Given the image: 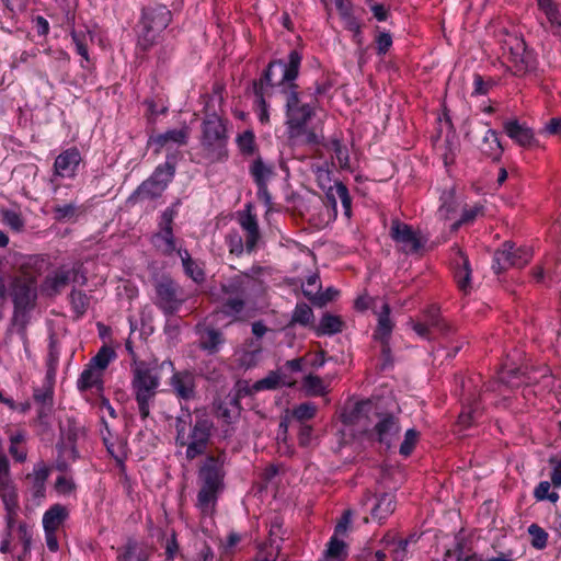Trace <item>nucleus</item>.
<instances>
[{"instance_id": "56", "label": "nucleus", "mask_w": 561, "mask_h": 561, "mask_svg": "<svg viewBox=\"0 0 561 561\" xmlns=\"http://www.w3.org/2000/svg\"><path fill=\"white\" fill-rule=\"evenodd\" d=\"M180 201H176L172 206L168 207L161 215L159 221V230H173L172 225L175 216L178 215V206Z\"/></svg>"}, {"instance_id": "59", "label": "nucleus", "mask_w": 561, "mask_h": 561, "mask_svg": "<svg viewBox=\"0 0 561 561\" xmlns=\"http://www.w3.org/2000/svg\"><path fill=\"white\" fill-rule=\"evenodd\" d=\"M18 537L23 546V553L28 554L31 551L33 534L25 523H20L18 526Z\"/></svg>"}, {"instance_id": "37", "label": "nucleus", "mask_w": 561, "mask_h": 561, "mask_svg": "<svg viewBox=\"0 0 561 561\" xmlns=\"http://www.w3.org/2000/svg\"><path fill=\"white\" fill-rule=\"evenodd\" d=\"M153 243L164 254H172L176 250L173 230H159L153 236Z\"/></svg>"}, {"instance_id": "13", "label": "nucleus", "mask_w": 561, "mask_h": 561, "mask_svg": "<svg viewBox=\"0 0 561 561\" xmlns=\"http://www.w3.org/2000/svg\"><path fill=\"white\" fill-rule=\"evenodd\" d=\"M79 270L59 267L46 276L43 289L49 296L60 294L70 283H78Z\"/></svg>"}, {"instance_id": "32", "label": "nucleus", "mask_w": 561, "mask_h": 561, "mask_svg": "<svg viewBox=\"0 0 561 561\" xmlns=\"http://www.w3.org/2000/svg\"><path fill=\"white\" fill-rule=\"evenodd\" d=\"M327 198L335 208L336 199L339 198L344 208V213L347 217L351 216L352 211V199L348 194L347 187L342 182H336L333 186H330L327 192Z\"/></svg>"}, {"instance_id": "31", "label": "nucleus", "mask_w": 561, "mask_h": 561, "mask_svg": "<svg viewBox=\"0 0 561 561\" xmlns=\"http://www.w3.org/2000/svg\"><path fill=\"white\" fill-rule=\"evenodd\" d=\"M220 492L219 490L199 486L196 506L203 515L210 516L214 514Z\"/></svg>"}, {"instance_id": "54", "label": "nucleus", "mask_w": 561, "mask_h": 561, "mask_svg": "<svg viewBox=\"0 0 561 561\" xmlns=\"http://www.w3.org/2000/svg\"><path fill=\"white\" fill-rule=\"evenodd\" d=\"M313 319L312 309L307 304H299L296 306L293 321L302 325L309 324Z\"/></svg>"}, {"instance_id": "30", "label": "nucleus", "mask_w": 561, "mask_h": 561, "mask_svg": "<svg viewBox=\"0 0 561 561\" xmlns=\"http://www.w3.org/2000/svg\"><path fill=\"white\" fill-rule=\"evenodd\" d=\"M253 278L249 274H239L227 280L222 285V291L226 296L245 297L247 289L252 284Z\"/></svg>"}, {"instance_id": "16", "label": "nucleus", "mask_w": 561, "mask_h": 561, "mask_svg": "<svg viewBox=\"0 0 561 561\" xmlns=\"http://www.w3.org/2000/svg\"><path fill=\"white\" fill-rule=\"evenodd\" d=\"M170 385L178 398L185 401L195 399L196 378L193 373L188 370L175 371L170 379Z\"/></svg>"}, {"instance_id": "34", "label": "nucleus", "mask_w": 561, "mask_h": 561, "mask_svg": "<svg viewBox=\"0 0 561 561\" xmlns=\"http://www.w3.org/2000/svg\"><path fill=\"white\" fill-rule=\"evenodd\" d=\"M442 205L438 208L437 215L443 220H448L454 217V215L458 211L461 204L455 196L454 192H446L442 196Z\"/></svg>"}, {"instance_id": "1", "label": "nucleus", "mask_w": 561, "mask_h": 561, "mask_svg": "<svg viewBox=\"0 0 561 561\" xmlns=\"http://www.w3.org/2000/svg\"><path fill=\"white\" fill-rule=\"evenodd\" d=\"M302 56L298 50H291L288 61L282 59L268 64L259 82H254V94L260 106L259 118L261 123L268 122L267 103L265 96H271L270 88L277 87L285 96L286 117L289 138L297 145H316L318 136L306 127L312 117L313 110L309 103H301L298 85L295 83L299 75Z\"/></svg>"}, {"instance_id": "62", "label": "nucleus", "mask_w": 561, "mask_h": 561, "mask_svg": "<svg viewBox=\"0 0 561 561\" xmlns=\"http://www.w3.org/2000/svg\"><path fill=\"white\" fill-rule=\"evenodd\" d=\"M47 371H46V378L50 380H55L57 365H58V352L55 348V346L50 345V351L47 358Z\"/></svg>"}, {"instance_id": "39", "label": "nucleus", "mask_w": 561, "mask_h": 561, "mask_svg": "<svg viewBox=\"0 0 561 561\" xmlns=\"http://www.w3.org/2000/svg\"><path fill=\"white\" fill-rule=\"evenodd\" d=\"M347 556L346 545L334 535L328 543L322 561H342Z\"/></svg>"}, {"instance_id": "28", "label": "nucleus", "mask_w": 561, "mask_h": 561, "mask_svg": "<svg viewBox=\"0 0 561 561\" xmlns=\"http://www.w3.org/2000/svg\"><path fill=\"white\" fill-rule=\"evenodd\" d=\"M396 510V496L392 493H381L371 508V518L381 523Z\"/></svg>"}, {"instance_id": "63", "label": "nucleus", "mask_w": 561, "mask_h": 561, "mask_svg": "<svg viewBox=\"0 0 561 561\" xmlns=\"http://www.w3.org/2000/svg\"><path fill=\"white\" fill-rule=\"evenodd\" d=\"M76 488V484L71 478L66 476H59L55 482V489L59 494H70Z\"/></svg>"}, {"instance_id": "46", "label": "nucleus", "mask_w": 561, "mask_h": 561, "mask_svg": "<svg viewBox=\"0 0 561 561\" xmlns=\"http://www.w3.org/2000/svg\"><path fill=\"white\" fill-rule=\"evenodd\" d=\"M304 388L310 396H323L328 392L323 379L316 375H308L304 378Z\"/></svg>"}, {"instance_id": "25", "label": "nucleus", "mask_w": 561, "mask_h": 561, "mask_svg": "<svg viewBox=\"0 0 561 561\" xmlns=\"http://www.w3.org/2000/svg\"><path fill=\"white\" fill-rule=\"evenodd\" d=\"M54 382L55 380L45 377L43 385L34 390V401L41 405L39 417L46 415L53 408Z\"/></svg>"}, {"instance_id": "57", "label": "nucleus", "mask_w": 561, "mask_h": 561, "mask_svg": "<svg viewBox=\"0 0 561 561\" xmlns=\"http://www.w3.org/2000/svg\"><path fill=\"white\" fill-rule=\"evenodd\" d=\"M534 495L538 501L549 500L556 503L559 499L557 492H550V482L541 481L534 491Z\"/></svg>"}, {"instance_id": "33", "label": "nucleus", "mask_w": 561, "mask_h": 561, "mask_svg": "<svg viewBox=\"0 0 561 561\" xmlns=\"http://www.w3.org/2000/svg\"><path fill=\"white\" fill-rule=\"evenodd\" d=\"M165 187L161 185V182H156L153 179L149 178L144 181L140 186L134 192L131 198L135 199H153L164 192Z\"/></svg>"}, {"instance_id": "35", "label": "nucleus", "mask_w": 561, "mask_h": 561, "mask_svg": "<svg viewBox=\"0 0 561 561\" xmlns=\"http://www.w3.org/2000/svg\"><path fill=\"white\" fill-rule=\"evenodd\" d=\"M24 443L25 434L23 432L19 431L10 435L9 453L18 462H24L26 460L27 451Z\"/></svg>"}, {"instance_id": "14", "label": "nucleus", "mask_w": 561, "mask_h": 561, "mask_svg": "<svg viewBox=\"0 0 561 561\" xmlns=\"http://www.w3.org/2000/svg\"><path fill=\"white\" fill-rule=\"evenodd\" d=\"M0 496L5 511L14 513V510L20 507L18 491L10 477V467L7 456H4L2 466H0Z\"/></svg>"}, {"instance_id": "41", "label": "nucleus", "mask_w": 561, "mask_h": 561, "mask_svg": "<svg viewBox=\"0 0 561 561\" xmlns=\"http://www.w3.org/2000/svg\"><path fill=\"white\" fill-rule=\"evenodd\" d=\"M245 297L242 296H227L221 306V312L233 319L244 310Z\"/></svg>"}, {"instance_id": "40", "label": "nucleus", "mask_w": 561, "mask_h": 561, "mask_svg": "<svg viewBox=\"0 0 561 561\" xmlns=\"http://www.w3.org/2000/svg\"><path fill=\"white\" fill-rule=\"evenodd\" d=\"M343 330V321L339 316L325 313L320 320L318 334H336Z\"/></svg>"}, {"instance_id": "60", "label": "nucleus", "mask_w": 561, "mask_h": 561, "mask_svg": "<svg viewBox=\"0 0 561 561\" xmlns=\"http://www.w3.org/2000/svg\"><path fill=\"white\" fill-rule=\"evenodd\" d=\"M237 142L243 153H252L254 150V134L251 130H245L238 136Z\"/></svg>"}, {"instance_id": "53", "label": "nucleus", "mask_w": 561, "mask_h": 561, "mask_svg": "<svg viewBox=\"0 0 561 561\" xmlns=\"http://www.w3.org/2000/svg\"><path fill=\"white\" fill-rule=\"evenodd\" d=\"M316 413L317 407L311 402L301 403L293 410V416L300 422L311 420Z\"/></svg>"}, {"instance_id": "23", "label": "nucleus", "mask_w": 561, "mask_h": 561, "mask_svg": "<svg viewBox=\"0 0 561 561\" xmlns=\"http://www.w3.org/2000/svg\"><path fill=\"white\" fill-rule=\"evenodd\" d=\"M151 551L146 545L129 539L125 546L118 549V561H148Z\"/></svg>"}, {"instance_id": "44", "label": "nucleus", "mask_w": 561, "mask_h": 561, "mask_svg": "<svg viewBox=\"0 0 561 561\" xmlns=\"http://www.w3.org/2000/svg\"><path fill=\"white\" fill-rule=\"evenodd\" d=\"M115 352L108 346H102L95 356H93L88 363L90 366L99 369L104 374L110 363L114 359Z\"/></svg>"}, {"instance_id": "48", "label": "nucleus", "mask_w": 561, "mask_h": 561, "mask_svg": "<svg viewBox=\"0 0 561 561\" xmlns=\"http://www.w3.org/2000/svg\"><path fill=\"white\" fill-rule=\"evenodd\" d=\"M70 304L77 316H83L89 308V297L81 290L70 293Z\"/></svg>"}, {"instance_id": "4", "label": "nucleus", "mask_w": 561, "mask_h": 561, "mask_svg": "<svg viewBox=\"0 0 561 561\" xmlns=\"http://www.w3.org/2000/svg\"><path fill=\"white\" fill-rule=\"evenodd\" d=\"M171 21L172 13L165 5L145 7L136 25L137 47L144 51L153 47Z\"/></svg>"}, {"instance_id": "15", "label": "nucleus", "mask_w": 561, "mask_h": 561, "mask_svg": "<svg viewBox=\"0 0 561 561\" xmlns=\"http://www.w3.org/2000/svg\"><path fill=\"white\" fill-rule=\"evenodd\" d=\"M49 474L50 468L44 461L35 463L33 471L26 474L27 489L34 500L41 501L45 497L46 481Z\"/></svg>"}, {"instance_id": "3", "label": "nucleus", "mask_w": 561, "mask_h": 561, "mask_svg": "<svg viewBox=\"0 0 561 561\" xmlns=\"http://www.w3.org/2000/svg\"><path fill=\"white\" fill-rule=\"evenodd\" d=\"M11 297L14 304L12 324L23 340H26L27 311L35 306L37 298L36 278L24 273L16 276L11 284Z\"/></svg>"}, {"instance_id": "2", "label": "nucleus", "mask_w": 561, "mask_h": 561, "mask_svg": "<svg viewBox=\"0 0 561 561\" xmlns=\"http://www.w3.org/2000/svg\"><path fill=\"white\" fill-rule=\"evenodd\" d=\"M175 444L185 447V458L193 460L206 453L210 442L214 423L203 410L191 412L188 409H181L175 417Z\"/></svg>"}, {"instance_id": "50", "label": "nucleus", "mask_w": 561, "mask_h": 561, "mask_svg": "<svg viewBox=\"0 0 561 561\" xmlns=\"http://www.w3.org/2000/svg\"><path fill=\"white\" fill-rule=\"evenodd\" d=\"M54 218L57 221H65L76 218L78 215V206L72 203L65 205H55L53 207Z\"/></svg>"}, {"instance_id": "36", "label": "nucleus", "mask_w": 561, "mask_h": 561, "mask_svg": "<svg viewBox=\"0 0 561 561\" xmlns=\"http://www.w3.org/2000/svg\"><path fill=\"white\" fill-rule=\"evenodd\" d=\"M481 151L491 158H499L503 151L497 133L488 129L481 145Z\"/></svg>"}, {"instance_id": "10", "label": "nucleus", "mask_w": 561, "mask_h": 561, "mask_svg": "<svg viewBox=\"0 0 561 561\" xmlns=\"http://www.w3.org/2000/svg\"><path fill=\"white\" fill-rule=\"evenodd\" d=\"M222 455L207 456L198 470L199 486L222 491L225 478Z\"/></svg>"}, {"instance_id": "8", "label": "nucleus", "mask_w": 561, "mask_h": 561, "mask_svg": "<svg viewBox=\"0 0 561 561\" xmlns=\"http://www.w3.org/2000/svg\"><path fill=\"white\" fill-rule=\"evenodd\" d=\"M504 56L512 64L514 72L523 76L534 71L537 60L531 50L527 49L524 38L510 35L503 44Z\"/></svg>"}, {"instance_id": "12", "label": "nucleus", "mask_w": 561, "mask_h": 561, "mask_svg": "<svg viewBox=\"0 0 561 561\" xmlns=\"http://www.w3.org/2000/svg\"><path fill=\"white\" fill-rule=\"evenodd\" d=\"M390 236L399 244L401 251L407 254L419 252L424 244L419 232L414 231L411 226L398 220L392 221Z\"/></svg>"}, {"instance_id": "20", "label": "nucleus", "mask_w": 561, "mask_h": 561, "mask_svg": "<svg viewBox=\"0 0 561 561\" xmlns=\"http://www.w3.org/2000/svg\"><path fill=\"white\" fill-rule=\"evenodd\" d=\"M378 324L374 333V337L381 342L382 352L389 351L388 340L393 329V322L390 319V306L387 302H382L380 310L377 312Z\"/></svg>"}, {"instance_id": "51", "label": "nucleus", "mask_w": 561, "mask_h": 561, "mask_svg": "<svg viewBox=\"0 0 561 561\" xmlns=\"http://www.w3.org/2000/svg\"><path fill=\"white\" fill-rule=\"evenodd\" d=\"M528 534L531 538V546L536 549H543L547 546L548 534L537 524H531L528 527Z\"/></svg>"}, {"instance_id": "38", "label": "nucleus", "mask_w": 561, "mask_h": 561, "mask_svg": "<svg viewBox=\"0 0 561 561\" xmlns=\"http://www.w3.org/2000/svg\"><path fill=\"white\" fill-rule=\"evenodd\" d=\"M178 254L181 257L184 271L194 282L199 283L204 280V272L202 268L192 260L187 250H178Z\"/></svg>"}, {"instance_id": "64", "label": "nucleus", "mask_w": 561, "mask_h": 561, "mask_svg": "<svg viewBox=\"0 0 561 561\" xmlns=\"http://www.w3.org/2000/svg\"><path fill=\"white\" fill-rule=\"evenodd\" d=\"M541 134L560 135L561 134V118L552 117L545 127L540 130Z\"/></svg>"}, {"instance_id": "52", "label": "nucleus", "mask_w": 561, "mask_h": 561, "mask_svg": "<svg viewBox=\"0 0 561 561\" xmlns=\"http://www.w3.org/2000/svg\"><path fill=\"white\" fill-rule=\"evenodd\" d=\"M419 436H420L419 432L414 428H410L405 432L404 439L401 443L400 449H399V451L402 456L408 457L411 455V453L413 451V449L419 440Z\"/></svg>"}, {"instance_id": "21", "label": "nucleus", "mask_w": 561, "mask_h": 561, "mask_svg": "<svg viewBox=\"0 0 561 561\" xmlns=\"http://www.w3.org/2000/svg\"><path fill=\"white\" fill-rule=\"evenodd\" d=\"M250 205H248V211L240 215L239 224L245 232V250L251 253L255 250L257 241L260 240L259 225L255 215L250 211Z\"/></svg>"}, {"instance_id": "58", "label": "nucleus", "mask_w": 561, "mask_h": 561, "mask_svg": "<svg viewBox=\"0 0 561 561\" xmlns=\"http://www.w3.org/2000/svg\"><path fill=\"white\" fill-rule=\"evenodd\" d=\"M477 414H479V407L477 403L465 407L458 417L459 426L462 428L469 427Z\"/></svg>"}, {"instance_id": "26", "label": "nucleus", "mask_w": 561, "mask_h": 561, "mask_svg": "<svg viewBox=\"0 0 561 561\" xmlns=\"http://www.w3.org/2000/svg\"><path fill=\"white\" fill-rule=\"evenodd\" d=\"M103 373L99 369L90 366L89 364L80 374L77 380V387L80 391H87L90 389H95L96 391H102L103 389Z\"/></svg>"}, {"instance_id": "24", "label": "nucleus", "mask_w": 561, "mask_h": 561, "mask_svg": "<svg viewBox=\"0 0 561 561\" xmlns=\"http://www.w3.org/2000/svg\"><path fill=\"white\" fill-rule=\"evenodd\" d=\"M503 128L506 135L522 147L530 146L534 140L533 130L516 119L505 122Z\"/></svg>"}, {"instance_id": "7", "label": "nucleus", "mask_w": 561, "mask_h": 561, "mask_svg": "<svg viewBox=\"0 0 561 561\" xmlns=\"http://www.w3.org/2000/svg\"><path fill=\"white\" fill-rule=\"evenodd\" d=\"M358 410L366 412L374 420L371 430H367L369 436L374 437L379 444L390 448L398 439L401 432V425L398 415L389 412H381L371 403H363Z\"/></svg>"}, {"instance_id": "27", "label": "nucleus", "mask_w": 561, "mask_h": 561, "mask_svg": "<svg viewBox=\"0 0 561 561\" xmlns=\"http://www.w3.org/2000/svg\"><path fill=\"white\" fill-rule=\"evenodd\" d=\"M68 517V510L61 504H55L43 515L45 531H57Z\"/></svg>"}, {"instance_id": "47", "label": "nucleus", "mask_w": 561, "mask_h": 561, "mask_svg": "<svg viewBox=\"0 0 561 561\" xmlns=\"http://www.w3.org/2000/svg\"><path fill=\"white\" fill-rule=\"evenodd\" d=\"M174 173V165L167 161L163 164L158 165L150 178L156 182H161V185L167 188L168 184L172 181Z\"/></svg>"}, {"instance_id": "11", "label": "nucleus", "mask_w": 561, "mask_h": 561, "mask_svg": "<svg viewBox=\"0 0 561 561\" xmlns=\"http://www.w3.org/2000/svg\"><path fill=\"white\" fill-rule=\"evenodd\" d=\"M531 259V252L526 248L515 249L514 244L505 242L502 249L494 253L493 268L496 273L508 267H523Z\"/></svg>"}, {"instance_id": "29", "label": "nucleus", "mask_w": 561, "mask_h": 561, "mask_svg": "<svg viewBox=\"0 0 561 561\" xmlns=\"http://www.w3.org/2000/svg\"><path fill=\"white\" fill-rule=\"evenodd\" d=\"M225 343L224 334L214 328H206L199 333V348L216 354Z\"/></svg>"}, {"instance_id": "18", "label": "nucleus", "mask_w": 561, "mask_h": 561, "mask_svg": "<svg viewBox=\"0 0 561 561\" xmlns=\"http://www.w3.org/2000/svg\"><path fill=\"white\" fill-rule=\"evenodd\" d=\"M453 264L458 288L467 294L471 288V268L467 255L462 251L457 250Z\"/></svg>"}, {"instance_id": "6", "label": "nucleus", "mask_w": 561, "mask_h": 561, "mask_svg": "<svg viewBox=\"0 0 561 561\" xmlns=\"http://www.w3.org/2000/svg\"><path fill=\"white\" fill-rule=\"evenodd\" d=\"M227 128L217 114L207 115L202 124L201 146L206 158L211 162L227 157Z\"/></svg>"}, {"instance_id": "55", "label": "nucleus", "mask_w": 561, "mask_h": 561, "mask_svg": "<svg viewBox=\"0 0 561 561\" xmlns=\"http://www.w3.org/2000/svg\"><path fill=\"white\" fill-rule=\"evenodd\" d=\"M226 242L229 248V252L237 256L241 255L245 249V242L237 231H231L226 237Z\"/></svg>"}, {"instance_id": "42", "label": "nucleus", "mask_w": 561, "mask_h": 561, "mask_svg": "<svg viewBox=\"0 0 561 561\" xmlns=\"http://www.w3.org/2000/svg\"><path fill=\"white\" fill-rule=\"evenodd\" d=\"M423 322L427 323L430 330L445 334L449 331V324L440 318L439 311L436 307L430 308L423 317Z\"/></svg>"}, {"instance_id": "43", "label": "nucleus", "mask_w": 561, "mask_h": 561, "mask_svg": "<svg viewBox=\"0 0 561 561\" xmlns=\"http://www.w3.org/2000/svg\"><path fill=\"white\" fill-rule=\"evenodd\" d=\"M71 38L76 46L77 53L85 60H89L88 45L90 42H92L91 33L85 30H72Z\"/></svg>"}, {"instance_id": "5", "label": "nucleus", "mask_w": 561, "mask_h": 561, "mask_svg": "<svg viewBox=\"0 0 561 561\" xmlns=\"http://www.w3.org/2000/svg\"><path fill=\"white\" fill-rule=\"evenodd\" d=\"M159 386L160 375L156 367H150L144 362L135 364L133 367L131 389L141 419L149 416L150 407L154 401Z\"/></svg>"}, {"instance_id": "22", "label": "nucleus", "mask_w": 561, "mask_h": 561, "mask_svg": "<svg viewBox=\"0 0 561 561\" xmlns=\"http://www.w3.org/2000/svg\"><path fill=\"white\" fill-rule=\"evenodd\" d=\"M250 173L253 176L255 184L257 185L259 195H263L270 198L267 192V181L273 175V168L266 164L261 158L255 159L251 167Z\"/></svg>"}, {"instance_id": "17", "label": "nucleus", "mask_w": 561, "mask_h": 561, "mask_svg": "<svg viewBox=\"0 0 561 561\" xmlns=\"http://www.w3.org/2000/svg\"><path fill=\"white\" fill-rule=\"evenodd\" d=\"M188 130L187 128L171 129L157 136H151L148 140L149 146L154 147V152L160 153L161 150L169 145L182 146L187 142Z\"/></svg>"}, {"instance_id": "61", "label": "nucleus", "mask_w": 561, "mask_h": 561, "mask_svg": "<svg viewBox=\"0 0 561 561\" xmlns=\"http://www.w3.org/2000/svg\"><path fill=\"white\" fill-rule=\"evenodd\" d=\"M539 9L546 14L550 22L558 21V9L553 0H537Z\"/></svg>"}, {"instance_id": "45", "label": "nucleus", "mask_w": 561, "mask_h": 561, "mask_svg": "<svg viewBox=\"0 0 561 561\" xmlns=\"http://www.w3.org/2000/svg\"><path fill=\"white\" fill-rule=\"evenodd\" d=\"M483 214V206L480 205V204H474L473 206H470V207H465L462 209V213H461V216L458 220H456L451 226H450V231L451 232H455L457 231L462 225H468V224H471L472 221H474V219L482 215Z\"/></svg>"}, {"instance_id": "19", "label": "nucleus", "mask_w": 561, "mask_h": 561, "mask_svg": "<svg viewBox=\"0 0 561 561\" xmlns=\"http://www.w3.org/2000/svg\"><path fill=\"white\" fill-rule=\"evenodd\" d=\"M81 157L77 149H68L61 152L55 160V174L60 178H71L80 163Z\"/></svg>"}, {"instance_id": "49", "label": "nucleus", "mask_w": 561, "mask_h": 561, "mask_svg": "<svg viewBox=\"0 0 561 561\" xmlns=\"http://www.w3.org/2000/svg\"><path fill=\"white\" fill-rule=\"evenodd\" d=\"M282 383L283 381L280 374L277 371H270V374L266 377L257 380L254 383L253 388L257 391L272 390L277 389Z\"/></svg>"}, {"instance_id": "9", "label": "nucleus", "mask_w": 561, "mask_h": 561, "mask_svg": "<svg viewBox=\"0 0 561 561\" xmlns=\"http://www.w3.org/2000/svg\"><path fill=\"white\" fill-rule=\"evenodd\" d=\"M154 293V305L164 314H174L187 299V295L182 287L169 277L156 282Z\"/></svg>"}]
</instances>
